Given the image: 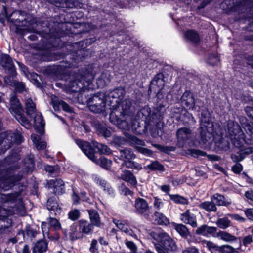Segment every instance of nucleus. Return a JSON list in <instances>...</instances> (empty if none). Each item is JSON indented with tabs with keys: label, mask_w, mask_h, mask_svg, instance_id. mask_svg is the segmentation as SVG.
Returning a JSON list of instances; mask_svg holds the SVG:
<instances>
[{
	"label": "nucleus",
	"mask_w": 253,
	"mask_h": 253,
	"mask_svg": "<svg viewBox=\"0 0 253 253\" xmlns=\"http://www.w3.org/2000/svg\"><path fill=\"white\" fill-rule=\"evenodd\" d=\"M164 203L163 200L158 197H154L153 206L157 210H160L164 206Z\"/></svg>",
	"instance_id": "obj_51"
},
{
	"label": "nucleus",
	"mask_w": 253,
	"mask_h": 253,
	"mask_svg": "<svg viewBox=\"0 0 253 253\" xmlns=\"http://www.w3.org/2000/svg\"><path fill=\"white\" fill-rule=\"evenodd\" d=\"M76 142L83 152L93 162L106 169H108L111 167V161L108 160L105 157H101L99 160L96 159L93 149L87 142L77 139Z\"/></svg>",
	"instance_id": "obj_4"
},
{
	"label": "nucleus",
	"mask_w": 253,
	"mask_h": 253,
	"mask_svg": "<svg viewBox=\"0 0 253 253\" xmlns=\"http://www.w3.org/2000/svg\"><path fill=\"white\" fill-rule=\"evenodd\" d=\"M211 199L213 202H215V204L219 206H227L231 204L230 201L227 200L224 196L218 193L212 195L211 197Z\"/></svg>",
	"instance_id": "obj_22"
},
{
	"label": "nucleus",
	"mask_w": 253,
	"mask_h": 253,
	"mask_svg": "<svg viewBox=\"0 0 253 253\" xmlns=\"http://www.w3.org/2000/svg\"><path fill=\"white\" fill-rule=\"evenodd\" d=\"M213 125L208 122L202 123L200 127V134L202 141L205 143L212 138Z\"/></svg>",
	"instance_id": "obj_9"
},
{
	"label": "nucleus",
	"mask_w": 253,
	"mask_h": 253,
	"mask_svg": "<svg viewBox=\"0 0 253 253\" xmlns=\"http://www.w3.org/2000/svg\"><path fill=\"white\" fill-rule=\"evenodd\" d=\"M219 62L218 56L215 54L211 55L208 59V63L212 66L216 65Z\"/></svg>",
	"instance_id": "obj_56"
},
{
	"label": "nucleus",
	"mask_w": 253,
	"mask_h": 253,
	"mask_svg": "<svg viewBox=\"0 0 253 253\" xmlns=\"http://www.w3.org/2000/svg\"><path fill=\"white\" fill-rule=\"evenodd\" d=\"M114 142L118 145H121L126 143V139L120 136H116L114 138Z\"/></svg>",
	"instance_id": "obj_59"
},
{
	"label": "nucleus",
	"mask_w": 253,
	"mask_h": 253,
	"mask_svg": "<svg viewBox=\"0 0 253 253\" xmlns=\"http://www.w3.org/2000/svg\"><path fill=\"white\" fill-rule=\"evenodd\" d=\"M57 105L59 106H61L63 110H64L65 111L67 112H72V108L70 107V106L67 104L66 102H65L63 101L60 100V101H54V107H55V105Z\"/></svg>",
	"instance_id": "obj_47"
},
{
	"label": "nucleus",
	"mask_w": 253,
	"mask_h": 253,
	"mask_svg": "<svg viewBox=\"0 0 253 253\" xmlns=\"http://www.w3.org/2000/svg\"><path fill=\"white\" fill-rule=\"evenodd\" d=\"M20 178H15L14 177H10L8 178H2L0 179V189L2 188L4 190L7 189L11 185L13 184L17 181H19Z\"/></svg>",
	"instance_id": "obj_23"
},
{
	"label": "nucleus",
	"mask_w": 253,
	"mask_h": 253,
	"mask_svg": "<svg viewBox=\"0 0 253 253\" xmlns=\"http://www.w3.org/2000/svg\"><path fill=\"white\" fill-rule=\"evenodd\" d=\"M13 86L14 87L15 89L17 92H22L23 91H27L25 85L23 82L17 81Z\"/></svg>",
	"instance_id": "obj_53"
},
{
	"label": "nucleus",
	"mask_w": 253,
	"mask_h": 253,
	"mask_svg": "<svg viewBox=\"0 0 253 253\" xmlns=\"http://www.w3.org/2000/svg\"><path fill=\"white\" fill-rule=\"evenodd\" d=\"M169 196L171 200L176 203L184 205L188 204V201L186 198L179 195L169 194Z\"/></svg>",
	"instance_id": "obj_40"
},
{
	"label": "nucleus",
	"mask_w": 253,
	"mask_h": 253,
	"mask_svg": "<svg viewBox=\"0 0 253 253\" xmlns=\"http://www.w3.org/2000/svg\"><path fill=\"white\" fill-rule=\"evenodd\" d=\"M22 112H20L18 113L14 114L13 115L15 116L16 119L23 126L26 127H29V122L26 117L22 115Z\"/></svg>",
	"instance_id": "obj_43"
},
{
	"label": "nucleus",
	"mask_w": 253,
	"mask_h": 253,
	"mask_svg": "<svg viewBox=\"0 0 253 253\" xmlns=\"http://www.w3.org/2000/svg\"><path fill=\"white\" fill-rule=\"evenodd\" d=\"M125 243L126 246L130 250V253H138L137 247L134 243L126 239Z\"/></svg>",
	"instance_id": "obj_48"
},
{
	"label": "nucleus",
	"mask_w": 253,
	"mask_h": 253,
	"mask_svg": "<svg viewBox=\"0 0 253 253\" xmlns=\"http://www.w3.org/2000/svg\"><path fill=\"white\" fill-rule=\"evenodd\" d=\"M69 234L70 239L72 241L83 238L84 236L82 234L79 225L78 226L76 223H74L71 226Z\"/></svg>",
	"instance_id": "obj_21"
},
{
	"label": "nucleus",
	"mask_w": 253,
	"mask_h": 253,
	"mask_svg": "<svg viewBox=\"0 0 253 253\" xmlns=\"http://www.w3.org/2000/svg\"><path fill=\"white\" fill-rule=\"evenodd\" d=\"M98 250L97 248V241L96 239H93L91 241L90 244V247L89 248V251L92 253H94L96 252Z\"/></svg>",
	"instance_id": "obj_58"
},
{
	"label": "nucleus",
	"mask_w": 253,
	"mask_h": 253,
	"mask_svg": "<svg viewBox=\"0 0 253 253\" xmlns=\"http://www.w3.org/2000/svg\"><path fill=\"white\" fill-rule=\"evenodd\" d=\"M9 111L12 115L22 112V106L15 95H13L10 99Z\"/></svg>",
	"instance_id": "obj_19"
},
{
	"label": "nucleus",
	"mask_w": 253,
	"mask_h": 253,
	"mask_svg": "<svg viewBox=\"0 0 253 253\" xmlns=\"http://www.w3.org/2000/svg\"><path fill=\"white\" fill-rule=\"evenodd\" d=\"M48 223L51 227L55 230H59L61 229V225L58 220L55 218H49L48 219Z\"/></svg>",
	"instance_id": "obj_52"
},
{
	"label": "nucleus",
	"mask_w": 253,
	"mask_h": 253,
	"mask_svg": "<svg viewBox=\"0 0 253 253\" xmlns=\"http://www.w3.org/2000/svg\"><path fill=\"white\" fill-rule=\"evenodd\" d=\"M125 95V90L123 88H118L110 92H107L108 99L112 98L114 99H122Z\"/></svg>",
	"instance_id": "obj_28"
},
{
	"label": "nucleus",
	"mask_w": 253,
	"mask_h": 253,
	"mask_svg": "<svg viewBox=\"0 0 253 253\" xmlns=\"http://www.w3.org/2000/svg\"><path fill=\"white\" fill-rule=\"evenodd\" d=\"M228 216L231 217L232 219L239 221L240 222H245L246 219L237 214H228Z\"/></svg>",
	"instance_id": "obj_60"
},
{
	"label": "nucleus",
	"mask_w": 253,
	"mask_h": 253,
	"mask_svg": "<svg viewBox=\"0 0 253 253\" xmlns=\"http://www.w3.org/2000/svg\"><path fill=\"white\" fill-rule=\"evenodd\" d=\"M153 217L155 221L158 224L167 225L169 223V219L162 213L156 211Z\"/></svg>",
	"instance_id": "obj_31"
},
{
	"label": "nucleus",
	"mask_w": 253,
	"mask_h": 253,
	"mask_svg": "<svg viewBox=\"0 0 253 253\" xmlns=\"http://www.w3.org/2000/svg\"><path fill=\"white\" fill-rule=\"evenodd\" d=\"M26 17V19L24 18L23 20L20 18L14 19L15 20L14 23L18 27H22L21 28H17V31L19 32V30H21V31H19V32H21L22 34H25V31L32 32L33 30V21H28L27 19H30L31 16L27 15Z\"/></svg>",
	"instance_id": "obj_10"
},
{
	"label": "nucleus",
	"mask_w": 253,
	"mask_h": 253,
	"mask_svg": "<svg viewBox=\"0 0 253 253\" xmlns=\"http://www.w3.org/2000/svg\"><path fill=\"white\" fill-rule=\"evenodd\" d=\"M237 251L228 245L220 246V253H237Z\"/></svg>",
	"instance_id": "obj_46"
},
{
	"label": "nucleus",
	"mask_w": 253,
	"mask_h": 253,
	"mask_svg": "<svg viewBox=\"0 0 253 253\" xmlns=\"http://www.w3.org/2000/svg\"><path fill=\"white\" fill-rule=\"evenodd\" d=\"M245 111L247 115L252 119L251 121L252 124L247 125L244 127L246 133H243L237 124L234 125V130L231 131L234 135L233 144L237 147H240L243 142L253 144V108L246 107Z\"/></svg>",
	"instance_id": "obj_1"
},
{
	"label": "nucleus",
	"mask_w": 253,
	"mask_h": 253,
	"mask_svg": "<svg viewBox=\"0 0 253 253\" xmlns=\"http://www.w3.org/2000/svg\"><path fill=\"white\" fill-rule=\"evenodd\" d=\"M134 211L136 214L147 215L150 213V207L148 202L142 198H137L134 201Z\"/></svg>",
	"instance_id": "obj_7"
},
{
	"label": "nucleus",
	"mask_w": 253,
	"mask_h": 253,
	"mask_svg": "<svg viewBox=\"0 0 253 253\" xmlns=\"http://www.w3.org/2000/svg\"><path fill=\"white\" fill-rule=\"evenodd\" d=\"M130 107L131 102L129 100L123 101L121 104L122 111L116 110L110 113L111 121L117 125L119 127L123 129H128L132 119L130 112Z\"/></svg>",
	"instance_id": "obj_2"
},
{
	"label": "nucleus",
	"mask_w": 253,
	"mask_h": 253,
	"mask_svg": "<svg viewBox=\"0 0 253 253\" xmlns=\"http://www.w3.org/2000/svg\"><path fill=\"white\" fill-rule=\"evenodd\" d=\"M214 237L218 238L226 242L234 241L236 239L235 236L223 231H220L215 233Z\"/></svg>",
	"instance_id": "obj_34"
},
{
	"label": "nucleus",
	"mask_w": 253,
	"mask_h": 253,
	"mask_svg": "<svg viewBox=\"0 0 253 253\" xmlns=\"http://www.w3.org/2000/svg\"><path fill=\"white\" fill-rule=\"evenodd\" d=\"M66 6L69 8H73L75 7H81V3L77 0H66L65 1Z\"/></svg>",
	"instance_id": "obj_49"
},
{
	"label": "nucleus",
	"mask_w": 253,
	"mask_h": 253,
	"mask_svg": "<svg viewBox=\"0 0 253 253\" xmlns=\"http://www.w3.org/2000/svg\"><path fill=\"white\" fill-rule=\"evenodd\" d=\"M107 99V92H98L93 95L88 100L90 110L94 113L105 111Z\"/></svg>",
	"instance_id": "obj_5"
},
{
	"label": "nucleus",
	"mask_w": 253,
	"mask_h": 253,
	"mask_svg": "<svg viewBox=\"0 0 253 253\" xmlns=\"http://www.w3.org/2000/svg\"><path fill=\"white\" fill-rule=\"evenodd\" d=\"M78 225L83 235L91 234L93 231V225L86 220H80L78 221Z\"/></svg>",
	"instance_id": "obj_18"
},
{
	"label": "nucleus",
	"mask_w": 253,
	"mask_h": 253,
	"mask_svg": "<svg viewBox=\"0 0 253 253\" xmlns=\"http://www.w3.org/2000/svg\"><path fill=\"white\" fill-rule=\"evenodd\" d=\"M26 112L28 115L32 116L36 113V105L31 98H28L25 102Z\"/></svg>",
	"instance_id": "obj_36"
},
{
	"label": "nucleus",
	"mask_w": 253,
	"mask_h": 253,
	"mask_svg": "<svg viewBox=\"0 0 253 253\" xmlns=\"http://www.w3.org/2000/svg\"><path fill=\"white\" fill-rule=\"evenodd\" d=\"M131 140L132 144L138 151L145 144L144 142L142 140L135 137H132Z\"/></svg>",
	"instance_id": "obj_50"
},
{
	"label": "nucleus",
	"mask_w": 253,
	"mask_h": 253,
	"mask_svg": "<svg viewBox=\"0 0 253 253\" xmlns=\"http://www.w3.org/2000/svg\"><path fill=\"white\" fill-rule=\"evenodd\" d=\"M182 253H200L199 250L195 247H190L183 251Z\"/></svg>",
	"instance_id": "obj_62"
},
{
	"label": "nucleus",
	"mask_w": 253,
	"mask_h": 253,
	"mask_svg": "<svg viewBox=\"0 0 253 253\" xmlns=\"http://www.w3.org/2000/svg\"><path fill=\"white\" fill-rule=\"evenodd\" d=\"M172 224L174 228L181 236L186 238L190 235L189 230L185 225L175 223Z\"/></svg>",
	"instance_id": "obj_30"
},
{
	"label": "nucleus",
	"mask_w": 253,
	"mask_h": 253,
	"mask_svg": "<svg viewBox=\"0 0 253 253\" xmlns=\"http://www.w3.org/2000/svg\"><path fill=\"white\" fill-rule=\"evenodd\" d=\"M203 245L212 253H220V246L211 241L204 240L203 241Z\"/></svg>",
	"instance_id": "obj_33"
},
{
	"label": "nucleus",
	"mask_w": 253,
	"mask_h": 253,
	"mask_svg": "<svg viewBox=\"0 0 253 253\" xmlns=\"http://www.w3.org/2000/svg\"><path fill=\"white\" fill-rule=\"evenodd\" d=\"M119 152V158L123 161V163L122 164V166L138 170L142 169L140 164L133 161L136 156L130 149L125 148L124 149H120Z\"/></svg>",
	"instance_id": "obj_6"
},
{
	"label": "nucleus",
	"mask_w": 253,
	"mask_h": 253,
	"mask_svg": "<svg viewBox=\"0 0 253 253\" xmlns=\"http://www.w3.org/2000/svg\"><path fill=\"white\" fill-rule=\"evenodd\" d=\"M48 248V244L46 241L41 240L37 241L33 248V253H42L46 251Z\"/></svg>",
	"instance_id": "obj_24"
},
{
	"label": "nucleus",
	"mask_w": 253,
	"mask_h": 253,
	"mask_svg": "<svg viewBox=\"0 0 253 253\" xmlns=\"http://www.w3.org/2000/svg\"><path fill=\"white\" fill-rule=\"evenodd\" d=\"M80 216V212L78 210L74 209L68 213L69 218L73 221L76 220Z\"/></svg>",
	"instance_id": "obj_54"
},
{
	"label": "nucleus",
	"mask_w": 253,
	"mask_h": 253,
	"mask_svg": "<svg viewBox=\"0 0 253 253\" xmlns=\"http://www.w3.org/2000/svg\"><path fill=\"white\" fill-rule=\"evenodd\" d=\"M252 153H253V147H248L247 148H244L240 150V151L239 152V154L240 155L239 158L236 159V156L235 155H232V158L235 161H241L245 158V157L246 155H249Z\"/></svg>",
	"instance_id": "obj_32"
},
{
	"label": "nucleus",
	"mask_w": 253,
	"mask_h": 253,
	"mask_svg": "<svg viewBox=\"0 0 253 253\" xmlns=\"http://www.w3.org/2000/svg\"><path fill=\"white\" fill-rule=\"evenodd\" d=\"M11 137H14V140H12L14 142L20 143L22 142V137L21 134L19 133H13L10 136Z\"/></svg>",
	"instance_id": "obj_61"
},
{
	"label": "nucleus",
	"mask_w": 253,
	"mask_h": 253,
	"mask_svg": "<svg viewBox=\"0 0 253 253\" xmlns=\"http://www.w3.org/2000/svg\"><path fill=\"white\" fill-rule=\"evenodd\" d=\"M182 103L188 109H193L195 106V99L192 94L189 92H185L181 97Z\"/></svg>",
	"instance_id": "obj_17"
},
{
	"label": "nucleus",
	"mask_w": 253,
	"mask_h": 253,
	"mask_svg": "<svg viewBox=\"0 0 253 253\" xmlns=\"http://www.w3.org/2000/svg\"><path fill=\"white\" fill-rule=\"evenodd\" d=\"M47 208L51 214L57 215L59 214L62 211L55 198H50L47 202Z\"/></svg>",
	"instance_id": "obj_16"
},
{
	"label": "nucleus",
	"mask_w": 253,
	"mask_h": 253,
	"mask_svg": "<svg viewBox=\"0 0 253 253\" xmlns=\"http://www.w3.org/2000/svg\"><path fill=\"white\" fill-rule=\"evenodd\" d=\"M199 207L208 212H215L217 210L216 204L212 201L202 202Z\"/></svg>",
	"instance_id": "obj_29"
},
{
	"label": "nucleus",
	"mask_w": 253,
	"mask_h": 253,
	"mask_svg": "<svg viewBox=\"0 0 253 253\" xmlns=\"http://www.w3.org/2000/svg\"><path fill=\"white\" fill-rule=\"evenodd\" d=\"M113 222L120 230L126 235L138 239L136 233L138 230L137 228H131L126 221L114 219Z\"/></svg>",
	"instance_id": "obj_8"
},
{
	"label": "nucleus",
	"mask_w": 253,
	"mask_h": 253,
	"mask_svg": "<svg viewBox=\"0 0 253 253\" xmlns=\"http://www.w3.org/2000/svg\"><path fill=\"white\" fill-rule=\"evenodd\" d=\"M11 75L6 76L4 78V82L5 84L10 86H13L16 82V80L14 79V77L16 76V73H12V72H9Z\"/></svg>",
	"instance_id": "obj_44"
},
{
	"label": "nucleus",
	"mask_w": 253,
	"mask_h": 253,
	"mask_svg": "<svg viewBox=\"0 0 253 253\" xmlns=\"http://www.w3.org/2000/svg\"><path fill=\"white\" fill-rule=\"evenodd\" d=\"M165 83L164 76L162 73L157 74L152 82V84L157 86L160 89L163 88Z\"/></svg>",
	"instance_id": "obj_35"
},
{
	"label": "nucleus",
	"mask_w": 253,
	"mask_h": 253,
	"mask_svg": "<svg viewBox=\"0 0 253 253\" xmlns=\"http://www.w3.org/2000/svg\"><path fill=\"white\" fill-rule=\"evenodd\" d=\"M216 224L220 228L225 229L230 226V221L227 217H225L218 219Z\"/></svg>",
	"instance_id": "obj_41"
},
{
	"label": "nucleus",
	"mask_w": 253,
	"mask_h": 253,
	"mask_svg": "<svg viewBox=\"0 0 253 253\" xmlns=\"http://www.w3.org/2000/svg\"><path fill=\"white\" fill-rule=\"evenodd\" d=\"M93 79V75L89 72L84 75L80 73H76L70 76L69 82L67 85L73 92L89 89L91 88L90 85Z\"/></svg>",
	"instance_id": "obj_3"
},
{
	"label": "nucleus",
	"mask_w": 253,
	"mask_h": 253,
	"mask_svg": "<svg viewBox=\"0 0 253 253\" xmlns=\"http://www.w3.org/2000/svg\"><path fill=\"white\" fill-rule=\"evenodd\" d=\"M50 184L53 185L54 193L61 194L64 191V183L60 179L52 180L50 181Z\"/></svg>",
	"instance_id": "obj_27"
},
{
	"label": "nucleus",
	"mask_w": 253,
	"mask_h": 253,
	"mask_svg": "<svg viewBox=\"0 0 253 253\" xmlns=\"http://www.w3.org/2000/svg\"><path fill=\"white\" fill-rule=\"evenodd\" d=\"M242 169V166L239 163L236 164L232 167V170L235 173H239Z\"/></svg>",
	"instance_id": "obj_63"
},
{
	"label": "nucleus",
	"mask_w": 253,
	"mask_h": 253,
	"mask_svg": "<svg viewBox=\"0 0 253 253\" xmlns=\"http://www.w3.org/2000/svg\"><path fill=\"white\" fill-rule=\"evenodd\" d=\"M147 168L152 170H159L163 171L165 170L164 166L158 162H154L147 166Z\"/></svg>",
	"instance_id": "obj_45"
},
{
	"label": "nucleus",
	"mask_w": 253,
	"mask_h": 253,
	"mask_svg": "<svg viewBox=\"0 0 253 253\" xmlns=\"http://www.w3.org/2000/svg\"><path fill=\"white\" fill-rule=\"evenodd\" d=\"M96 183L101 187L103 188L104 191H106L109 194L113 193V189L105 180L100 178L96 179Z\"/></svg>",
	"instance_id": "obj_39"
},
{
	"label": "nucleus",
	"mask_w": 253,
	"mask_h": 253,
	"mask_svg": "<svg viewBox=\"0 0 253 253\" xmlns=\"http://www.w3.org/2000/svg\"><path fill=\"white\" fill-rule=\"evenodd\" d=\"M87 211L89 215L90 223L93 226L100 227L101 226L100 218L97 211L94 210H89Z\"/></svg>",
	"instance_id": "obj_25"
},
{
	"label": "nucleus",
	"mask_w": 253,
	"mask_h": 253,
	"mask_svg": "<svg viewBox=\"0 0 253 253\" xmlns=\"http://www.w3.org/2000/svg\"><path fill=\"white\" fill-rule=\"evenodd\" d=\"M111 75L108 71L103 72L97 79L96 83L99 87L103 88L110 81Z\"/></svg>",
	"instance_id": "obj_26"
},
{
	"label": "nucleus",
	"mask_w": 253,
	"mask_h": 253,
	"mask_svg": "<svg viewBox=\"0 0 253 253\" xmlns=\"http://www.w3.org/2000/svg\"><path fill=\"white\" fill-rule=\"evenodd\" d=\"M0 65L9 72L15 73V68L11 58L7 54H3L0 57Z\"/></svg>",
	"instance_id": "obj_15"
},
{
	"label": "nucleus",
	"mask_w": 253,
	"mask_h": 253,
	"mask_svg": "<svg viewBox=\"0 0 253 253\" xmlns=\"http://www.w3.org/2000/svg\"><path fill=\"white\" fill-rule=\"evenodd\" d=\"M94 146L98 149L101 154L109 155L112 153L111 150L107 145L101 143H96V145L94 144Z\"/></svg>",
	"instance_id": "obj_42"
},
{
	"label": "nucleus",
	"mask_w": 253,
	"mask_h": 253,
	"mask_svg": "<svg viewBox=\"0 0 253 253\" xmlns=\"http://www.w3.org/2000/svg\"><path fill=\"white\" fill-rule=\"evenodd\" d=\"M35 127L37 128H43L44 126V122L42 116L40 113H37L34 117Z\"/></svg>",
	"instance_id": "obj_38"
},
{
	"label": "nucleus",
	"mask_w": 253,
	"mask_h": 253,
	"mask_svg": "<svg viewBox=\"0 0 253 253\" xmlns=\"http://www.w3.org/2000/svg\"><path fill=\"white\" fill-rule=\"evenodd\" d=\"M176 137L179 146L182 147L187 140L191 138L192 131L187 127L180 128L176 131Z\"/></svg>",
	"instance_id": "obj_12"
},
{
	"label": "nucleus",
	"mask_w": 253,
	"mask_h": 253,
	"mask_svg": "<svg viewBox=\"0 0 253 253\" xmlns=\"http://www.w3.org/2000/svg\"><path fill=\"white\" fill-rule=\"evenodd\" d=\"M246 216L250 220L253 221V209H249L245 211Z\"/></svg>",
	"instance_id": "obj_64"
},
{
	"label": "nucleus",
	"mask_w": 253,
	"mask_h": 253,
	"mask_svg": "<svg viewBox=\"0 0 253 253\" xmlns=\"http://www.w3.org/2000/svg\"><path fill=\"white\" fill-rule=\"evenodd\" d=\"M217 228L215 227L209 226L207 225H202L198 227L195 231V233L198 235H203L208 237L209 236H215L217 231Z\"/></svg>",
	"instance_id": "obj_14"
},
{
	"label": "nucleus",
	"mask_w": 253,
	"mask_h": 253,
	"mask_svg": "<svg viewBox=\"0 0 253 253\" xmlns=\"http://www.w3.org/2000/svg\"><path fill=\"white\" fill-rule=\"evenodd\" d=\"M157 240L159 242L162 244L169 250L175 251L177 249L175 241L165 232L159 233L158 235Z\"/></svg>",
	"instance_id": "obj_11"
},
{
	"label": "nucleus",
	"mask_w": 253,
	"mask_h": 253,
	"mask_svg": "<svg viewBox=\"0 0 253 253\" xmlns=\"http://www.w3.org/2000/svg\"><path fill=\"white\" fill-rule=\"evenodd\" d=\"M154 246L158 253H169V250L160 242L154 243Z\"/></svg>",
	"instance_id": "obj_55"
},
{
	"label": "nucleus",
	"mask_w": 253,
	"mask_h": 253,
	"mask_svg": "<svg viewBox=\"0 0 253 253\" xmlns=\"http://www.w3.org/2000/svg\"><path fill=\"white\" fill-rule=\"evenodd\" d=\"M121 178L132 186L135 187L137 184V182L135 176L129 170H123L121 174Z\"/></svg>",
	"instance_id": "obj_20"
},
{
	"label": "nucleus",
	"mask_w": 253,
	"mask_h": 253,
	"mask_svg": "<svg viewBox=\"0 0 253 253\" xmlns=\"http://www.w3.org/2000/svg\"><path fill=\"white\" fill-rule=\"evenodd\" d=\"M189 152L190 154L194 157H198L200 156H204L206 155L205 152L199 150L190 149Z\"/></svg>",
	"instance_id": "obj_57"
},
{
	"label": "nucleus",
	"mask_w": 253,
	"mask_h": 253,
	"mask_svg": "<svg viewBox=\"0 0 253 253\" xmlns=\"http://www.w3.org/2000/svg\"><path fill=\"white\" fill-rule=\"evenodd\" d=\"M180 220L184 223L189 224L193 228H196L198 226L196 216L192 213L189 210H187L181 214Z\"/></svg>",
	"instance_id": "obj_13"
},
{
	"label": "nucleus",
	"mask_w": 253,
	"mask_h": 253,
	"mask_svg": "<svg viewBox=\"0 0 253 253\" xmlns=\"http://www.w3.org/2000/svg\"><path fill=\"white\" fill-rule=\"evenodd\" d=\"M185 37L192 42L197 43L199 41V36L195 31L190 30L185 33Z\"/></svg>",
	"instance_id": "obj_37"
}]
</instances>
